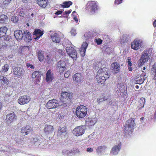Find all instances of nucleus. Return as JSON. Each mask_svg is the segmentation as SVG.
I'll return each mask as SVG.
<instances>
[{"instance_id":"1","label":"nucleus","mask_w":156,"mask_h":156,"mask_svg":"<svg viewBox=\"0 0 156 156\" xmlns=\"http://www.w3.org/2000/svg\"><path fill=\"white\" fill-rule=\"evenodd\" d=\"M134 119L131 118L127 121L124 126V133L125 135H130L132 134L134 126Z\"/></svg>"},{"instance_id":"2","label":"nucleus","mask_w":156,"mask_h":156,"mask_svg":"<svg viewBox=\"0 0 156 156\" xmlns=\"http://www.w3.org/2000/svg\"><path fill=\"white\" fill-rule=\"evenodd\" d=\"M73 98V94L69 91H62L61 94L60 100L66 106L71 103Z\"/></svg>"},{"instance_id":"3","label":"nucleus","mask_w":156,"mask_h":156,"mask_svg":"<svg viewBox=\"0 0 156 156\" xmlns=\"http://www.w3.org/2000/svg\"><path fill=\"white\" fill-rule=\"evenodd\" d=\"M87 111V109L86 106L80 105L76 108V114L78 118L82 119L86 116Z\"/></svg>"},{"instance_id":"4","label":"nucleus","mask_w":156,"mask_h":156,"mask_svg":"<svg viewBox=\"0 0 156 156\" xmlns=\"http://www.w3.org/2000/svg\"><path fill=\"white\" fill-rule=\"evenodd\" d=\"M148 50H144L143 51L138 61V65L139 66H142L148 62L150 58Z\"/></svg>"},{"instance_id":"5","label":"nucleus","mask_w":156,"mask_h":156,"mask_svg":"<svg viewBox=\"0 0 156 156\" xmlns=\"http://www.w3.org/2000/svg\"><path fill=\"white\" fill-rule=\"evenodd\" d=\"M88 8L90 9L89 14L92 15L98 10V5L97 2L94 1H89L87 3Z\"/></svg>"},{"instance_id":"6","label":"nucleus","mask_w":156,"mask_h":156,"mask_svg":"<svg viewBox=\"0 0 156 156\" xmlns=\"http://www.w3.org/2000/svg\"><path fill=\"white\" fill-rule=\"evenodd\" d=\"M85 129V127L84 126H77L73 129V133L75 136H78L84 134Z\"/></svg>"},{"instance_id":"7","label":"nucleus","mask_w":156,"mask_h":156,"mask_svg":"<svg viewBox=\"0 0 156 156\" xmlns=\"http://www.w3.org/2000/svg\"><path fill=\"white\" fill-rule=\"evenodd\" d=\"M109 73V69L106 67H104L98 70L97 72V74L104 76L105 78L108 79L110 76Z\"/></svg>"},{"instance_id":"8","label":"nucleus","mask_w":156,"mask_h":156,"mask_svg":"<svg viewBox=\"0 0 156 156\" xmlns=\"http://www.w3.org/2000/svg\"><path fill=\"white\" fill-rule=\"evenodd\" d=\"M47 108L49 109L55 108L59 106L58 101L56 99L49 100L46 104Z\"/></svg>"},{"instance_id":"9","label":"nucleus","mask_w":156,"mask_h":156,"mask_svg":"<svg viewBox=\"0 0 156 156\" xmlns=\"http://www.w3.org/2000/svg\"><path fill=\"white\" fill-rule=\"evenodd\" d=\"M66 50L67 54L73 59H76L77 53L76 50L72 47H67Z\"/></svg>"},{"instance_id":"10","label":"nucleus","mask_w":156,"mask_h":156,"mask_svg":"<svg viewBox=\"0 0 156 156\" xmlns=\"http://www.w3.org/2000/svg\"><path fill=\"white\" fill-rule=\"evenodd\" d=\"M30 101V96L26 95L20 96L18 100V103L20 105L28 104Z\"/></svg>"},{"instance_id":"11","label":"nucleus","mask_w":156,"mask_h":156,"mask_svg":"<svg viewBox=\"0 0 156 156\" xmlns=\"http://www.w3.org/2000/svg\"><path fill=\"white\" fill-rule=\"evenodd\" d=\"M142 41L141 40L136 39L131 43V48L135 50H137L142 46Z\"/></svg>"},{"instance_id":"12","label":"nucleus","mask_w":156,"mask_h":156,"mask_svg":"<svg viewBox=\"0 0 156 156\" xmlns=\"http://www.w3.org/2000/svg\"><path fill=\"white\" fill-rule=\"evenodd\" d=\"M13 73L15 76H20L23 75L25 73V71L22 68L20 67H16L13 70Z\"/></svg>"},{"instance_id":"13","label":"nucleus","mask_w":156,"mask_h":156,"mask_svg":"<svg viewBox=\"0 0 156 156\" xmlns=\"http://www.w3.org/2000/svg\"><path fill=\"white\" fill-rule=\"evenodd\" d=\"M111 69L112 73L114 74L118 73L120 70L119 64L117 62L112 63L111 66Z\"/></svg>"},{"instance_id":"14","label":"nucleus","mask_w":156,"mask_h":156,"mask_svg":"<svg viewBox=\"0 0 156 156\" xmlns=\"http://www.w3.org/2000/svg\"><path fill=\"white\" fill-rule=\"evenodd\" d=\"M33 131L32 128L28 125H26L22 127L21 130V133L22 135L25 136L27 135L30 132Z\"/></svg>"},{"instance_id":"15","label":"nucleus","mask_w":156,"mask_h":156,"mask_svg":"<svg viewBox=\"0 0 156 156\" xmlns=\"http://www.w3.org/2000/svg\"><path fill=\"white\" fill-rule=\"evenodd\" d=\"M54 129V127L50 125H46L44 126V133L46 135H50L53 133Z\"/></svg>"},{"instance_id":"16","label":"nucleus","mask_w":156,"mask_h":156,"mask_svg":"<svg viewBox=\"0 0 156 156\" xmlns=\"http://www.w3.org/2000/svg\"><path fill=\"white\" fill-rule=\"evenodd\" d=\"M83 77L82 74L80 73H75L73 76V80L75 83H80L83 81Z\"/></svg>"},{"instance_id":"17","label":"nucleus","mask_w":156,"mask_h":156,"mask_svg":"<svg viewBox=\"0 0 156 156\" xmlns=\"http://www.w3.org/2000/svg\"><path fill=\"white\" fill-rule=\"evenodd\" d=\"M57 136H61L62 135H64L65 136L67 135V129L66 126L63 127H59L58 130Z\"/></svg>"},{"instance_id":"18","label":"nucleus","mask_w":156,"mask_h":156,"mask_svg":"<svg viewBox=\"0 0 156 156\" xmlns=\"http://www.w3.org/2000/svg\"><path fill=\"white\" fill-rule=\"evenodd\" d=\"M54 78L53 75L51 70L50 69L48 70L46 74V81L48 83H50L52 81Z\"/></svg>"},{"instance_id":"19","label":"nucleus","mask_w":156,"mask_h":156,"mask_svg":"<svg viewBox=\"0 0 156 156\" xmlns=\"http://www.w3.org/2000/svg\"><path fill=\"white\" fill-rule=\"evenodd\" d=\"M57 66L59 71L61 70V72H60L61 73L66 69V63L64 61L61 59L57 63Z\"/></svg>"},{"instance_id":"20","label":"nucleus","mask_w":156,"mask_h":156,"mask_svg":"<svg viewBox=\"0 0 156 156\" xmlns=\"http://www.w3.org/2000/svg\"><path fill=\"white\" fill-rule=\"evenodd\" d=\"M6 120L10 122H12L16 119V116L14 112H11L8 114L6 116Z\"/></svg>"},{"instance_id":"21","label":"nucleus","mask_w":156,"mask_h":156,"mask_svg":"<svg viewBox=\"0 0 156 156\" xmlns=\"http://www.w3.org/2000/svg\"><path fill=\"white\" fill-rule=\"evenodd\" d=\"M121 144L120 142L118 145H115L112 148L111 153L113 155L117 154L121 149Z\"/></svg>"},{"instance_id":"22","label":"nucleus","mask_w":156,"mask_h":156,"mask_svg":"<svg viewBox=\"0 0 156 156\" xmlns=\"http://www.w3.org/2000/svg\"><path fill=\"white\" fill-rule=\"evenodd\" d=\"M9 83V80L6 77L1 76H0V85L3 87L6 86Z\"/></svg>"},{"instance_id":"23","label":"nucleus","mask_w":156,"mask_h":156,"mask_svg":"<svg viewBox=\"0 0 156 156\" xmlns=\"http://www.w3.org/2000/svg\"><path fill=\"white\" fill-rule=\"evenodd\" d=\"M88 46V44L86 42L83 43L80 50V53L82 56H84L85 55L86 50Z\"/></svg>"},{"instance_id":"24","label":"nucleus","mask_w":156,"mask_h":156,"mask_svg":"<svg viewBox=\"0 0 156 156\" xmlns=\"http://www.w3.org/2000/svg\"><path fill=\"white\" fill-rule=\"evenodd\" d=\"M44 31H41V30L39 29H35L34 32V34L36 36V37L34 38L35 40H38L44 34Z\"/></svg>"},{"instance_id":"25","label":"nucleus","mask_w":156,"mask_h":156,"mask_svg":"<svg viewBox=\"0 0 156 156\" xmlns=\"http://www.w3.org/2000/svg\"><path fill=\"white\" fill-rule=\"evenodd\" d=\"M32 77L33 79L35 78L37 82H39L41 79V73L38 71H34L32 74Z\"/></svg>"},{"instance_id":"26","label":"nucleus","mask_w":156,"mask_h":156,"mask_svg":"<svg viewBox=\"0 0 156 156\" xmlns=\"http://www.w3.org/2000/svg\"><path fill=\"white\" fill-rule=\"evenodd\" d=\"M14 36L17 40H21L23 36L22 31L21 30H16L14 31Z\"/></svg>"},{"instance_id":"27","label":"nucleus","mask_w":156,"mask_h":156,"mask_svg":"<svg viewBox=\"0 0 156 156\" xmlns=\"http://www.w3.org/2000/svg\"><path fill=\"white\" fill-rule=\"evenodd\" d=\"M52 41L55 43H60V39L58 33H55L52 35L51 36Z\"/></svg>"},{"instance_id":"28","label":"nucleus","mask_w":156,"mask_h":156,"mask_svg":"<svg viewBox=\"0 0 156 156\" xmlns=\"http://www.w3.org/2000/svg\"><path fill=\"white\" fill-rule=\"evenodd\" d=\"M37 3L39 6L43 8H45L48 5V0H37Z\"/></svg>"},{"instance_id":"29","label":"nucleus","mask_w":156,"mask_h":156,"mask_svg":"<svg viewBox=\"0 0 156 156\" xmlns=\"http://www.w3.org/2000/svg\"><path fill=\"white\" fill-rule=\"evenodd\" d=\"M24 40L27 42H29L31 40L30 33L28 30L25 31L24 32Z\"/></svg>"},{"instance_id":"30","label":"nucleus","mask_w":156,"mask_h":156,"mask_svg":"<svg viewBox=\"0 0 156 156\" xmlns=\"http://www.w3.org/2000/svg\"><path fill=\"white\" fill-rule=\"evenodd\" d=\"M96 79L98 83H101V84L103 83L107 78H105L104 76H101L98 74L96 76Z\"/></svg>"},{"instance_id":"31","label":"nucleus","mask_w":156,"mask_h":156,"mask_svg":"<svg viewBox=\"0 0 156 156\" xmlns=\"http://www.w3.org/2000/svg\"><path fill=\"white\" fill-rule=\"evenodd\" d=\"M8 30L7 27H1L0 28V37H2L5 35Z\"/></svg>"},{"instance_id":"32","label":"nucleus","mask_w":156,"mask_h":156,"mask_svg":"<svg viewBox=\"0 0 156 156\" xmlns=\"http://www.w3.org/2000/svg\"><path fill=\"white\" fill-rule=\"evenodd\" d=\"M151 73L153 80H156V63H155L153 66Z\"/></svg>"},{"instance_id":"33","label":"nucleus","mask_w":156,"mask_h":156,"mask_svg":"<svg viewBox=\"0 0 156 156\" xmlns=\"http://www.w3.org/2000/svg\"><path fill=\"white\" fill-rule=\"evenodd\" d=\"M28 46H21L18 50V53L20 55H22L26 51L28 50Z\"/></svg>"},{"instance_id":"34","label":"nucleus","mask_w":156,"mask_h":156,"mask_svg":"<svg viewBox=\"0 0 156 156\" xmlns=\"http://www.w3.org/2000/svg\"><path fill=\"white\" fill-rule=\"evenodd\" d=\"M44 53L42 51H40L37 52V56L39 60L41 62L44 58Z\"/></svg>"},{"instance_id":"35","label":"nucleus","mask_w":156,"mask_h":156,"mask_svg":"<svg viewBox=\"0 0 156 156\" xmlns=\"http://www.w3.org/2000/svg\"><path fill=\"white\" fill-rule=\"evenodd\" d=\"M145 103V100L144 98H141L139 100V105L138 106L140 108L144 107Z\"/></svg>"},{"instance_id":"36","label":"nucleus","mask_w":156,"mask_h":156,"mask_svg":"<svg viewBox=\"0 0 156 156\" xmlns=\"http://www.w3.org/2000/svg\"><path fill=\"white\" fill-rule=\"evenodd\" d=\"M62 4H63L62 5L61 7L63 8H67L72 5L73 2L71 1H69L63 2Z\"/></svg>"},{"instance_id":"37","label":"nucleus","mask_w":156,"mask_h":156,"mask_svg":"<svg viewBox=\"0 0 156 156\" xmlns=\"http://www.w3.org/2000/svg\"><path fill=\"white\" fill-rule=\"evenodd\" d=\"M86 122L87 124L90 126L94 125L96 122L95 120H94V119L89 118L87 119Z\"/></svg>"},{"instance_id":"38","label":"nucleus","mask_w":156,"mask_h":156,"mask_svg":"<svg viewBox=\"0 0 156 156\" xmlns=\"http://www.w3.org/2000/svg\"><path fill=\"white\" fill-rule=\"evenodd\" d=\"M107 148V147L105 145L100 146L97 148L96 151L98 153H101L102 151H105Z\"/></svg>"},{"instance_id":"39","label":"nucleus","mask_w":156,"mask_h":156,"mask_svg":"<svg viewBox=\"0 0 156 156\" xmlns=\"http://www.w3.org/2000/svg\"><path fill=\"white\" fill-rule=\"evenodd\" d=\"M8 18L7 16L5 15H0V23H4Z\"/></svg>"},{"instance_id":"40","label":"nucleus","mask_w":156,"mask_h":156,"mask_svg":"<svg viewBox=\"0 0 156 156\" xmlns=\"http://www.w3.org/2000/svg\"><path fill=\"white\" fill-rule=\"evenodd\" d=\"M8 46V45L3 41H0V49H5Z\"/></svg>"},{"instance_id":"41","label":"nucleus","mask_w":156,"mask_h":156,"mask_svg":"<svg viewBox=\"0 0 156 156\" xmlns=\"http://www.w3.org/2000/svg\"><path fill=\"white\" fill-rule=\"evenodd\" d=\"M127 63L128 65V69L130 71H131L132 70V68L131 67L132 65V63L131 62V58L130 57H128L127 59Z\"/></svg>"},{"instance_id":"42","label":"nucleus","mask_w":156,"mask_h":156,"mask_svg":"<svg viewBox=\"0 0 156 156\" xmlns=\"http://www.w3.org/2000/svg\"><path fill=\"white\" fill-rule=\"evenodd\" d=\"M107 100V98L105 96L101 97L100 98H98L97 100V102L98 104H99L101 102L103 101H105Z\"/></svg>"},{"instance_id":"43","label":"nucleus","mask_w":156,"mask_h":156,"mask_svg":"<svg viewBox=\"0 0 156 156\" xmlns=\"http://www.w3.org/2000/svg\"><path fill=\"white\" fill-rule=\"evenodd\" d=\"M122 37L123 41L122 43H124L126 42L129 38V36L127 35H123Z\"/></svg>"},{"instance_id":"44","label":"nucleus","mask_w":156,"mask_h":156,"mask_svg":"<svg viewBox=\"0 0 156 156\" xmlns=\"http://www.w3.org/2000/svg\"><path fill=\"white\" fill-rule=\"evenodd\" d=\"M9 68V66L8 65L5 64L2 67V71L5 72L7 71Z\"/></svg>"},{"instance_id":"45","label":"nucleus","mask_w":156,"mask_h":156,"mask_svg":"<svg viewBox=\"0 0 156 156\" xmlns=\"http://www.w3.org/2000/svg\"><path fill=\"white\" fill-rule=\"evenodd\" d=\"M76 13L75 11H73V12L72 13V16H73V18L74 20L75 21L76 23H77L78 22V19L77 18L76 16Z\"/></svg>"},{"instance_id":"46","label":"nucleus","mask_w":156,"mask_h":156,"mask_svg":"<svg viewBox=\"0 0 156 156\" xmlns=\"http://www.w3.org/2000/svg\"><path fill=\"white\" fill-rule=\"evenodd\" d=\"M95 41L98 45L101 44L103 42V41L100 38L95 39Z\"/></svg>"},{"instance_id":"47","label":"nucleus","mask_w":156,"mask_h":156,"mask_svg":"<svg viewBox=\"0 0 156 156\" xmlns=\"http://www.w3.org/2000/svg\"><path fill=\"white\" fill-rule=\"evenodd\" d=\"M144 81V79H140L139 80H136V84H142Z\"/></svg>"},{"instance_id":"48","label":"nucleus","mask_w":156,"mask_h":156,"mask_svg":"<svg viewBox=\"0 0 156 156\" xmlns=\"http://www.w3.org/2000/svg\"><path fill=\"white\" fill-rule=\"evenodd\" d=\"M52 61V59L48 55L47 56V58L45 59V62L48 64H50Z\"/></svg>"},{"instance_id":"49","label":"nucleus","mask_w":156,"mask_h":156,"mask_svg":"<svg viewBox=\"0 0 156 156\" xmlns=\"http://www.w3.org/2000/svg\"><path fill=\"white\" fill-rule=\"evenodd\" d=\"M38 137L39 135L35 136L33 138V139H32V141L34 143H35L36 142L38 141L39 140Z\"/></svg>"},{"instance_id":"50","label":"nucleus","mask_w":156,"mask_h":156,"mask_svg":"<svg viewBox=\"0 0 156 156\" xmlns=\"http://www.w3.org/2000/svg\"><path fill=\"white\" fill-rule=\"evenodd\" d=\"M58 52L60 55H64L66 54L65 51L62 50H59L58 51Z\"/></svg>"},{"instance_id":"51","label":"nucleus","mask_w":156,"mask_h":156,"mask_svg":"<svg viewBox=\"0 0 156 156\" xmlns=\"http://www.w3.org/2000/svg\"><path fill=\"white\" fill-rule=\"evenodd\" d=\"M11 20L12 21H13L14 23L16 22L18 20V18L16 17L13 16L12 17L11 19Z\"/></svg>"},{"instance_id":"52","label":"nucleus","mask_w":156,"mask_h":156,"mask_svg":"<svg viewBox=\"0 0 156 156\" xmlns=\"http://www.w3.org/2000/svg\"><path fill=\"white\" fill-rule=\"evenodd\" d=\"M70 33L72 36H75L76 34V30L73 29H72L70 31Z\"/></svg>"},{"instance_id":"53","label":"nucleus","mask_w":156,"mask_h":156,"mask_svg":"<svg viewBox=\"0 0 156 156\" xmlns=\"http://www.w3.org/2000/svg\"><path fill=\"white\" fill-rule=\"evenodd\" d=\"M12 0H5L3 2V4L6 5L9 4Z\"/></svg>"},{"instance_id":"54","label":"nucleus","mask_w":156,"mask_h":156,"mask_svg":"<svg viewBox=\"0 0 156 156\" xmlns=\"http://www.w3.org/2000/svg\"><path fill=\"white\" fill-rule=\"evenodd\" d=\"M10 97V95L9 94H5V96H4V99L5 100H7L9 99V98Z\"/></svg>"},{"instance_id":"55","label":"nucleus","mask_w":156,"mask_h":156,"mask_svg":"<svg viewBox=\"0 0 156 156\" xmlns=\"http://www.w3.org/2000/svg\"><path fill=\"white\" fill-rule=\"evenodd\" d=\"M26 66L28 68L30 67V68L32 69H34V65L29 63H27V64Z\"/></svg>"},{"instance_id":"56","label":"nucleus","mask_w":156,"mask_h":156,"mask_svg":"<svg viewBox=\"0 0 156 156\" xmlns=\"http://www.w3.org/2000/svg\"><path fill=\"white\" fill-rule=\"evenodd\" d=\"M122 0H115L114 3L116 5H119L122 3Z\"/></svg>"},{"instance_id":"57","label":"nucleus","mask_w":156,"mask_h":156,"mask_svg":"<svg viewBox=\"0 0 156 156\" xmlns=\"http://www.w3.org/2000/svg\"><path fill=\"white\" fill-rule=\"evenodd\" d=\"M72 11V10L71 9H70L69 10L65 11L63 14V15H66L67 14H69V13H70Z\"/></svg>"},{"instance_id":"58","label":"nucleus","mask_w":156,"mask_h":156,"mask_svg":"<svg viewBox=\"0 0 156 156\" xmlns=\"http://www.w3.org/2000/svg\"><path fill=\"white\" fill-rule=\"evenodd\" d=\"M64 116L65 115L61 113L58 115V117L59 119H63Z\"/></svg>"},{"instance_id":"59","label":"nucleus","mask_w":156,"mask_h":156,"mask_svg":"<svg viewBox=\"0 0 156 156\" xmlns=\"http://www.w3.org/2000/svg\"><path fill=\"white\" fill-rule=\"evenodd\" d=\"M69 72H67L64 74V76L65 78H68L70 75V73Z\"/></svg>"},{"instance_id":"60","label":"nucleus","mask_w":156,"mask_h":156,"mask_svg":"<svg viewBox=\"0 0 156 156\" xmlns=\"http://www.w3.org/2000/svg\"><path fill=\"white\" fill-rule=\"evenodd\" d=\"M62 13V11L61 10H58L55 13V14L57 15H59L61 14Z\"/></svg>"},{"instance_id":"61","label":"nucleus","mask_w":156,"mask_h":156,"mask_svg":"<svg viewBox=\"0 0 156 156\" xmlns=\"http://www.w3.org/2000/svg\"><path fill=\"white\" fill-rule=\"evenodd\" d=\"M24 3H28L31 2V0H21Z\"/></svg>"},{"instance_id":"62","label":"nucleus","mask_w":156,"mask_h":156,"mask_svg":"<svg viewBox=\"0 0 156 156\" xmlns=\"http://www.w3.org/2000/svg\"><path fill=\"white\" fill-rule=\"evenodd\" d=\"M93 149L92 148H87V152H92L93 151Z\"/></svg>"},{"instance_id":"63","label":"nucleus","mask_w":156,"mask_h":156,"mask_svg":"<svg viewBox=\"0 0 156 156\" xmlns=\"http://www.w3.org/2000/svg\"><path fill=\"white\" fill-rule=\"evenodd\" d=\"M19 15L20 16L23 17L24 16L25 14L24 12H19Z\"/></svg>"},{"instance_id":"64","label":"nucleus","mask_w":156,"mask_h":156,"mask_svg":"<svg viewBox=\"0 0 156 156\" xmlns=\"http://www.w3.org/2000/svg\"><path fill=\"white\" fill-rule=\"evenodd\" d=\"M153 25L154 27H156V20H155L153 23Z\"/></svg>"}]
</instances>
